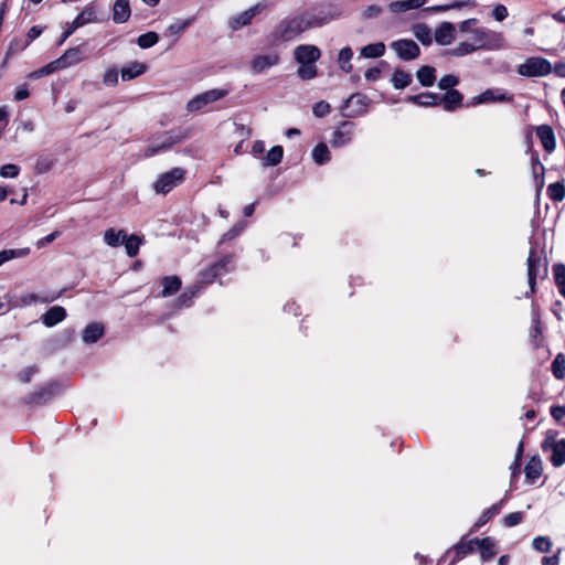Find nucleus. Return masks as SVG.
Here are the masks:
<instances>
[{
	"mask_svg": "<svg viewBox=\"0 0 565 565\" xmlns=\"http://www.w3.org/2000/svg\"><path fill=\"white\" fill-rule=\"evenodd\" d=\"M471 43L476 51H497L505 47V40L502 33L478 28L471 31Z\"/></svg>",
	"mask_w": 565,
	"mask_h": 565,
	"instance_id": "nucleus-1",
	"label": "nucleus"
},
{
	"mask_svg": "<svg viewBox=\"0 0 565 565\" xmlns=\"http://www.w3.org/2000/svg\"><path fill=\"white\" fill-rule=\"evenodd\" d=\"M306 30L299 15L282 19L273 30L271 39L275 42H289L298 38Z\"/></svg>",
	"mask_w": 565,
	"mask_h": 565,
	"instance_id": "nucleus-2",
	"label": "nucleus"
},
{
	"mask_svg": "<svg viewBox=\"0 0 565 565\" xmlns=\"http://www.w3.org/2000/svg\"><path fill=\"white\" fill-rule=\"evenodd\" d=\"M85 45L86 44L83 43L66 50L57 60L51 62L46 66V73L55 70L67 68L86 60Z\"/></svg>",
	"mask_w": 565,
	"mask_h": 565,
	"instance_id": "nucleus-3",
	"label": "nucleus"
},
{
	"mask_svg": "<svg viewBox=\"0 0 565 565\" xmlns=\"http://www.w3.org/2000/svg\"><path fill=\"white\" fill-rule=\"evenodd\" d=\"M551 72V63L541 56L529 57L518 66V74L524 77H544Z\"/></svg>",
	"mask_w": 565,
	"mask_h": 565,
	"instance_id": "nucleus-4",
	"label": "nucleus"
},
{
	"mask_svg": "<svg viewBox=\"0 0 565 565\" xmlns=\"http://www.w3.org/2000/svg\"><path fill=\"white\" fill-rule=\"evenodd\" d=\"M185 170L182 168H172L171 170L159 175L153 183L156 193L167 194L184 180Z\"/></svg>",
	"mask_w": 565,
	"mask_h": 565,
	"instance_id": "nucleus-5",
	"label": "nucleus"
},
{
	"mask_svg": "<svg viewBox=\"0 0 565 565\" xmlns=\"http://www.w3.org/2000/svg\"><path fill=\"white\" fill-rule=\"evenodd\" d=\"M228 93H230V89H225V88H214V89L203 92V93L194 96L186 103V110L189 113L199 111V110L203 109L205 106H207L209 104H212L214 102H217V100L224 98L225 96L228 95Z\"/></svg>",
	"mask_w": 565,
	"mask_h": 565,
	"instance_id": "nucleus-6",
	"label": "nucleus"
},
{
	"mask_svg": "<svg viewBox=\"0 0 565 565\" xmlns=\"http://www.w3.org/2000/svg\"><path fill=\"white\" fill-rule=\"evenodd\" d=\"M185 138L186 135L182 131H167L161 136L160 141L153 142L145 149V157L149 158L159 152L167 151L173 145L181 142Z\"/></svg>",
	"mask_w": 565,
	"mask_h": 565,
	"instance_id": "nucleus-7",
	"label": "nucleus"
},
{
	"mask_svg": "<svg viewBox=\"0 0 565 565\" xmlns=\"http://www.w3.org/2000/svg\"><path fill=\"white\" fill-rule=\"evenodd\" d=\"M96 20V10L93 3L87 4L83 11L67 25L62 33L57 45H62L78 28Z\"/></svg>",
	"mask_w": 565,
	"mask_h": 565,
	"instance_id": "nucleus-8",
	"label": "nucleus"
},
{
	"mask_svg": "<svg viewBox=\"0 0 565 565\" xmlns=\"http://www.w3.org/2000/svg\"><path fill=\"white\" fill-rule=\"evenodd\" d=\"M390 47L396 53L402 61H413L420 55V49L416 42L409 39H401L393 41Z\"/></svg>",
	"mask_w": 565,
	"mask_h": 565,
	"instance_id": "nucleus-9",
	"label": "nucleus"
},
{
	"mask_svg": "<svg viewBox=\"0 0 565 565\" xmlns=\"http://www.w3.org/2000/svg\"><path fill=\"white\" fill-rule=\"evenodd\" d=\"M526 265L527 277L544 278L547 275V262L534 247L529 252Z\"/></svg>",
	"mask_w": 565,
	"mask_h": 565,
	"instance_id": "nucleus-10",
	"label": "nucleus"
},
{
	"mask_svg": "<svg viewBox=\"0 0 565 565\" xmlns=\"http://www.w3.org/2000/svg\"><path fill=\"white\" fill-rule=\"evenodd\" d=\"M265 9V4L263 3H256L255 6L250 7L249 9L243 11L242 13L232 17L228 20V28L232 31H237L246 25H249L253 21V19Z\"/></svg>",
	"mask_w": 565,
	"mask_h": 565,
	"instance_id": "nucleus-11",
	"label": "nucleus"
},
{
	"mask_svg": "<svg viewBox=\"0 0 565 565\" xmlns=\"http://www.w3.org/2000/svg\"><path fill=\"white\" fill-rule=\"evenodd\" d=\"M321 56L316 45L301 44L294 50V58L298 64H315Z\"/></svg>",
	"mask_w": 565,
	"mask_h": 565,
	"instance_id": "nucleus-12",
	"label": "nucleus"
},
{
	"mask_svg": "<svg viewBox=\"0 0 565 565\" xmlns=\"http://www.w3.org/2000/svg\"><path fill=\"white\" fill-rule=\"evenodd\" d=\"M354 131V124L351 121H342L339 127L333 131L330 143L334 148L348 145Z\"/></svg>",
	"mask_w": 565,
	"mask_h": 565,
	"instance_id": "nucleus-13",
	"label": "nucleus"
},
{
	"mask_svg": "<svg viewBox=\"0 0 565 565\" xmlns=\"http://www.w3.org/2000/svg\"><path fill=\"white\" fill-rule=\"evenodd\" d=\"M298 15L306 31L320 28L330 21V18L322 11L308 10Z\"/></svg>",
	"mask_w": 565,
	"mask_h": 565,
	"instance_id": "nucleus-14",
	"label": "nucleus"
},
{
	"mask_svg": "<svg viewBox=\"0 0 565 565\" xmlns=\"http://www.w3.org/2000/svg\"><path fill=\"white\" fill-rule=\"evenodd\" d=\"M463 95L457 89H450L443 95L438 94V105L446 111H454L462 106Z\"/></svg>",
	"mask_w": 565,
	"mask_h": 565,
	"instance_id": "nucleus-15",
	"label": "nucleus"
},
{
	"mask_svg": "<svg viewBox=\"0 0 565 565\" xmlns=\"http://www.w3.org/2000/svg\"><path fill=\"white\" fill-rule=\"evenodd\" d=\"M58 393L57 384H49L26 397V403L29 404H45L50 402L56 394Z\"/></svg>",
	"mask_w": 565,
	"mask_h": 565,
	"instance_id": "nucleus-16",
	"label": "nucleus"
},
{
	"mask_svg": "<svg viewBox=\"0 0 565 565\" xmlns=\"http://www.w3.org/2000/svg\"><path fill=\"white\" fill-rule=\"evenodd\" d=\"M279 60L280 57L277 53L257 55L252 60L250 66L254 73L260 74L266 70L277 65Z\"/></svg>",
	"mask_w": 565,
	"mask_h": 565,
	"instance_id": "nucleus-17",
	"label": "nucleus"
},
{
	"mask_svg": "<svg viewBox=\"0 0 565 565\" xmlns=\"http://www.w3.org/2000/svg\"><path fill=\"white\" fill-rule=\"evenodd\" d=\"M435 41L440 45L450 44L456 38V28L451 22H443L436 29L434 34Z\"/></svg>",
	"mask_w": 565,
	"mask_h": 565,
	"instance_id": "nucleus-18",
	"label": "nucleus"
},
{
	"mask_svg": "<svg viewBox=\"0 0 565 565\" xmlns=\"http://www.w3.org/2000/svg\"><path fill=\"white\" fill-rule=\"evenodd\" d=\"M536 136L539 137L544 150L548 153L553 152L556 147L555 135L551 126L541 125L536 127Z\"/></svg>",
	"mask_w": 565,
	"mask_h": 565,
	"instance_id": "nucleus-19",
	"label": "nucleus"
},
{
	"mask_svg": "<svg viewBox=\"0 0 565 565\" xmlns=\"http://www.w3.org/2000/svg\"><path fill=\"white\" fill-rule=\"evenodd\" d=\"M66 318V310L61 306L51 307L41 318L43 324L47 328L54 327Z\"/></svg>",
	"mask_w": 565,
	"mask_h": 565,
	"instance_id": "nucleus-20",
	"label": "nucleus"
},
{
	"mask_svg": "<svg viewBox=\"0 0 565 565\" xmlns=\"http://www.w3.org/2000/svg\"><path fill=\"white\" fill-rule=\"evenodd\" d=\"M476 550L475 539L470 541H461L456 544L452 550L448 551L447 556L454 555L451 559V564L458 562L463 558L466 555L472 553Z\"/></svg>",
	"mask_w": 565,
	"mask_h": 565,
	"instance_id": "nucleus-21",
	"label": "nucleus"
},
{
	"mask_svg": "<svg viewBox=\"0 0 565 565\" xmlns=\"http://www.w3.org/2000/svg\"><path fill=\"white\" fill-rule=\"evenodd\" d=\"M476 550L479 551L480 556L483 561H490L497 554L495 543L491 537L475 539Z\"/></svg>",
	"mask_w": 565,
	"mask_h": 565,
	"instance_id": "nucleus-22",
	"label": "nucleus"
},
{
	"mask_svg": "<svg viewBox=\"0 0 565 565\" xmlns=\"http://www.w3.org/2000/svg\"><path fill=\"white\" fill-rule=\"evenodd\" d=\"M406 102L423 107L438 106V94L424 92L417 95L407 96Z\"/></svg>",
	"mask_w": 565,
	"mask_h": 565,
	"instance_id": "nucleus-23",
	"label": "nucleus"
},
{
	"mask_svg": "<svg viewBox=\"0 0 565 565\" xmlns=\"http://www.w3.org/2000/svg\"><path fill=\"white\" fill-rule=\"evenodd\" d=\"M131 14L129 0H116L113 7V20L115 23L126 22Z\"/></svg>",
	"mask_w": 565,
	"mask_h": 565,
	"instance_id": "nucleus-24",
	"label": "nucleus"
},
{
	"mask_svg": "<svg viewBox=\"0 0 565 565\" xmlns=\"http://www.w3.org/2000/svg\"><path fill=\"white\" fill-rule=\"evenodd\" d=\"M147 71V65L140 62H132L120 70L121 79L125 82L131 81Z\"/></svg>",
	"mask_w": 565,
	"mask_h": 565,
	"instance_id": "nucleus-25",
	"label": "nucleus"
},
{
	"mask_svg": "<svg viewBox=\"0 0 565 565\" xmlns=\"http://www.w3.org/2000/svg\"><path fill=\"white\" fill-rule=\"evenodd\" d=\"M104 334V326L98 322H93L86 326L83 331V341L85 343H95Z\"/></svg>",
	"mask_w": 565,
	"mask_h": 565,
	"instance_id": "nucleus-26",
	"label": "nucleus"
},
{
	"mask_svg": "<svg viewBox=\"0 0 565 565\" xmlns=\"http://www.w3.org/2000/svg\"><path fill=\"white\" fill-rule=\"evenodd\" d=\"M161 284L163 288L160 296L163 298L177 294L182 285L181 279L178 276H166Z\"/></svg>",
	"mask_w": 565,
	"mask_h": 565,
	"instance_id": "nucleus-27",
	"label": "nucleus"
},
{
	"mask_svg": "<svg viewBox=\"0 0 565 565\" xmlns=\"http://www.w3.org/2000/svg\"><path fill=\"white\" fill-rule=\"evenodd\" d=\"M416 77L422 86L430 87L436 81V70L428 65L422 66L417 70Z\"/></svg>",
	"mask_w": 565,
	"mask_h": 565,
	"instance_id": "nucleus-28",
	"label": "nucleus"
},
{
	"mask_svg": "<svg viewBox=\"0 0 565 565\" xmlns=\"http://www.w3.org/2000/svg\"><path fill=\"white\" fill-rule=\"evenodd\" d=\"M412 82L413 76L411 73L398 68L393 72L391 83L395 89H404L405 87L409 86Z\"/></svg>",
	"mask_w": 565,
	"mask_h": 565,
	"instance_id": "nucleus-29",
	"label": "nucleus"
},
{
	"mask_svg": "<svg viewBox=\"0 0 565 565\" xmlns=\"http://www.w3.org/2000/svg\"><path fill=\"white\" fill-rule=\"evenodd\" d=\"M542 460L539 457H532L525 465L524 472L527 480L535 481L542 475Z\"/></svg>",
	"mask_w": 565,
	"mask_h": 565,
	"instance_id": "nucleus-30",
	"label": "nucleus"
},
{
	"mask_svg": "<svg viewBox=\"0 0 565 565\" xmlns=\"http://www.w3.org/2000/svg\"><path fill=\"white\" fill-rule=\"evenodd\" d=\"M481 100L484 102V104L488 103H494V102H512L513 96L508 95L507 93L502 92L501 89H486L483 93H481Z\"/></svg>",
	"mask_w": 565,
	"mask_h": 565,
	"instance_id": "nucleus-31",
	"label": "nucleus"
},
{
	"mask_svg": "<svg viewBox=\"0 0 565 565\" xmlns=\"http://www.w3.org/2000/svg\"><path fill=\"white\" fill-rule=\"evenodd\" d=\"M551 463L555 467H562L565 463V439H561L553 445L551 449Z\"/></svg>",
	"mask_w": 565,
	"mask_h": 565,
	"instance_id": "nucleus-32",
	"label": "nucleus"
},
{
	"mask_svg": "<svg viewBox=\"0 0 565 565\" xmlns=\"http://www.w3.org/2000/svg\"><path fill=\"white\" fill-rule=\"evenodd\" d=\"M122 244L125 245L127 255L129 257H136L142 244V238L136 234H131L129 236L126 234V238L122 239Z\"/></svg>",
	"mask_w": 565,
	"mask_h": 565,
	"instance_id": "nucleus-33",
	"label": "nucleus"
},
{
	"mask_svg": "<svg viewBox=\"0 0 565 565\" xmlns=\"http://www.w3.org/2000/svg\"><path fill=\"white\" fill-rule=\"evenodd\" d=\"M199 287L193 286L186 288L174 301V307L178 309L186 308L192 305L193 298L199 292Z\"/></svg>",
	"mask_w": 565,
	"mask_h": 565,
	"instance_id": "nucleus-34",
	"label": "nucleus"
},
{
	"mask_svg": "<svg viewBox=\"0 0 565 565\" xmlns=\"http://www.w3.org/2000/svg\"><path fill=\"white\" fill-rule=\"evenodd\" d=\"M384 53L385 44L383 42L367 44L361 49V56L365 58H377L383 56Z\"/></svg>",
	"mask_w": 565,
	"mask_h": 565,
	"instance_id": "nucleus-35",
	"label": "nucleus"
},
{
	"mask_svg": "<svg viewBox=\"0 0 565 565\" xmlns=\"http://www.w3.org/2000/svg\"><path fill=\"white\" fill-rule=\"evenodd\" d=\"M124 238H126L124 230L115 231V228H108L104 233V242L110 247H118L122 244Z\"/></svg>",
	"mask_w": 565,
	"mask_h": 565,
	"instance_id": "nucleus-36",
	"label": "nucleus"
},
{
	"mask_svg": "<svg viewBox=\"0 0 565 565\" xmlns=\"http://www.w3.org/2000/svg\"><path fill=\"white\" fill-rule=\"evenodd\" d=\"M312 159L319 166L326 164L327 162L330 161V151L324 142H319L312 149Z\"/></svg>",
	"mask_w": 565,
	"mask_h": 565,
	"instance_id": "nucleus-37",
	"label": "nucleus"
},
{
	"mask_svg": "<svg viewBox=\"0 0 565 565\" xmlns=\"http://www.w3.org/2000/svg\"><path fill=\"white\" fill-rule=\"evenodd\" d=\"M413 33L423 45L431 44V32L430 29L425 23L415 24L413 26Z\"/></svg>",
	"mask_w": 565,
	"mask_h": 565,
	"instance_id": "nucleus-38",
	"label": "nucleus"
},
{
	"mask_svg": "<svg viewBox=\"0 0 565 565\" xmlns=\"http://www.w3.org/2000/svg\"><path fill=\"white\" fill-rule=\"evenodd\" d=\"M284 157V149L281 146H274L264 158L265 167H275L279 164Z\"/></svg>",
	"mask_w": 565,
	"mask_h": 565,
	"instance_id": "nucleus-39",
	"label": "nucleus"
},
{
	"mask_svg": "<svg viewBox=\"0 0 565 565\" xmlns=\"http://www.w3.org/2000/svg\"><path fill=\"white\" fill-rule=\"evenodd\" d=\"M352 56H353V51L350 46H345V47L341 49L339 52L338 63H339L340 68L345 73H350L352 71V64H351Z\"/></svg>",
	"mask_w": 565,
	"mask_h": 565,
	"instance_id": "nucleus-40",
	"label": "nucleus"
},
{
	"mask_svg": "<svg viewBox=\"0 0 565 565\" xmlns=\"http://www.w3.org/2000/svg\"><path fill=\"white\" fill-rule=\"evenodd\" d=\"M504 503V499L501 501L492 504L489 509L482 512V514L479 516L478 521L476 522V527H480L484 525L491 518L499 514L502 505Z\"/></svg>",
	"mask_w": 565,
	"mask_h": 565,
	"instance_id": "nucleus-41",
	"label": "nucleus"
},
{
	"mask_svg": "<svg viewBox=\"0 0 565 565\" xmlns=\"http://www.w3.org/2000/svg\"><path fill=\"white\" fill-rule=\"evenodd\" d=\"M553 274L558 291L565 298V265L562 263L555 264Z\"/></svg>",
	"mask_w": 565,
	"mask_h": 565,
	"instance_id": "nucleus-42",
	"label": "nucleus"
},
{
	"mask_svg": "<svg viewBox=\"0 0 565 565\" xmlns=\"http://www.w3.org/2000/svg\"><path fill=\"white\" fill-rule=\"evenodd\" d=\"M30 253V248H19V249H3L0 250V266L4 263L13 259V258H20L24 257Z\"/></svg>",
	"mask_w": 565,
	"mask_h": 565,
	"instance_id": "nucleus-43",
	"label": "nucleus"
},
{
	"mask_svg": "<svg viewBox=\"0 0 565 565\" xmlns=\"http://www.w3.org/2000/svg\"><path fill=\"white\" fill-rule=\"evenodd\" d=\"M552 373L555 379L563 380L565 377V354L558 353L552 362Z\"/></svg>",
	"mask_w": 565,
	"mask_h": 565,
	"instance_id": "nucleus-44",
	"label": "nucleus"
},
{
	"mask_svg": "<svg viewBox=\"0 0 565 565\" xmlns=\"http://www.w3.org/2000/svg\"><path fill=\"white\" fill-rule=\"evenodd\" d=\"M547 195L555 202H561L565 198V185L562 182H555L547 186Z\"/></svg>",
	"mask_w": 565,
	"mask_h": 565,
	"instance_id": "nucleus-45",
	"label": "nucleus"
},
{
	"mask_svg": "<svg viewBox=\"0 0 565 565\" xmlns=\"http://www.w3.org/2000/svg\"><path fill=\"white\" fill-rule=\"evenodd\" d=\"M213 268L218 274L220 277L228 273L233 269V256L226 255L222 257L218 262L214 263Z\"/></svg>",
	"mask_w": 565,
	"mask_h": 565,
	"instance_id": "nucleus-46",
	"label": "nucleus"
},
{
	"mask_svg": "<svg viewBox=\"0 0 565 565\" xmlns=\"http://www.w3.org/2000/svg\"><path fill=\"white\" fill-rule=\"evenodd\" d=\"M159 41V35L156 32H147L138 36L137 44L141 49H149L157 44Z\"/></svg>",
	"mask_w": 565,
	"mask_h": 565,
	"instance_id": "nucleus-47",
	"label": "nucleus"
},
{
	"mask_svg": "<svg viewBox=\"0 0 565 565\" xmlns=\"http://www.w3.org/2000/svg\"><path fill=\"white\" fill-rule=\"evenodd\" d=\"M317 66L315 64H300L297 70V75L305 81L312 79L317 76Z\"/></svg>",
	"mask_w": 565,
	"mask_h": 565,
	"instance_id": "nucleus-48",
	"label": "nucleus"
},
{
	"mask_svg": "<svg viewBox=\"0 0 565 565\" xmlns=\"http://www.w3.org/2000/svg\"><path fill=\"white\" fill-rule=\"evenodd\" d=\"M476 52L471 41L460 42L456 47L450 51L454 56H465Z\"/></svg>",
	"mask_w": 565,
	"mask_h": 565,
	"instance_id": "nucleus-49",
	"label": "nucleus"
},
{
	"mask_svg": "<svg viewBox=\"0 0 565 565\" xmlns=\"http://www.w3.org/2000/svg\"><path fill=\"white\" fill-rule=\"evenodd\" d=\"M532 546L539 552L547 553L552 547V541L547 536H536L532 541Z\"/></svg>",
	"mask_w": 565,
	"mask_h": 565,
	"instance_id": "nucleus-50",
	"label": "nucleus"
},
{
	"mask_svg": "<svg viewBox=\"0 0 565 565\" xmlns=\"http://www.w3.org/2000/svg\"><path fill=\"white\" fill-rule=\"evenodd\" d=\"M195 20V17L174 22L169 25L168 31L170 34H180L182 33L188 26H190Z\"/></svg>",
	"mask_w": 565,
	"mask_h": 565,
	"instance_id": "nucleus-51",
	"label": "nucleus"
},
{
	"mask_svg": "<svg viewBox=\"0 0 565 565\" xmlns=\"http://www.w3.org/2000/svg\"><path fill=\"white\" fill-rule=\"evenodd\" d=\"M459 84V78L455 75H445L443 76L438 82V87L443 90H450L454 89L455 86Z\"/></svg>",
	"mask_w": 565,
	"mask_h": 565,
	"instance_id": "nucleus-52",
	"label": "nucleus"
},
{
	"mask_svg": "<svg viewBox=\"0 0 565 565\" xmlns=\"http://www.w3.org/2000/svg\"><path fill=\"white\" fill-rule=\"evenodd\" d=\"M245 222H238L223 234L221 242H226L237 237L245 228Z\"/></svg>",
	"mask_w": 565,
	"mask_h": 565,
	"instance_id": "nucleus-53",
	"label": "nucleus"
},
{
	"mask_svg": "<svg viewBox=\"0 0 565 565\" xmlns=\"http://www.w3.org/2000/svg\"><path fill=\"white\" fill-rule=\"evenodd\" d=\"M103 83L109 87L118 84V71L116 67H109L106 70L103 76Z\"/></svg>",
	"mask_w": 565,
	"mask_h": 565,
	"instance_id": "nucleus-54",
	"label": "nucleus"
},
{
	"mask_svg": "<svg viewBox=\"0 0 565 565\" xmlns=\"http://www.w3.org/2000/svg\"><path fill=\"white\" fill-rule=\"evenodd\" d=\"M523 521V512H512L503 518V525L508 527L515 526Z\"/></svg>",
	"mask_w": 565,
	"mask_h": 565,
	"instance_id": "nucleus-55",
	"label": "nucleus"
},
{
	"mask_svg": "<svg viewBox=\"0 0 565 565\" xmlns=\"http://www.w3.org/2000/svg\"><path fill=\"white\" fill-rule=\"evenodd\" d=\"M20 172V168L17 164L8 163L0 168V175L2 178H15Z\"/></svg>",
	"mask_w": 565,
	"mask_h": 565,
	"instance_id": "nucleus-56",
	"label": "nucleus"
},
{
	"mask_svg": "<svg viewBox=\"0 0 565 565\" xmlns=\"http://www.w3.org/2000/svg\"><path fill=\"white\" fill-rule=\"evenodd\" d=\"M218 274L215 271L213 266L202 270L200 273V279L203 284H212L216 278H218Z\"/></svg>",
	"mask_w": 565,
	"mask_h": 565,
	"instance_id": "nucleus-57",
	"label": "nucleus"
},
{
	"mask_svg": "<svg viewBox=\"0 0 565 565\" xmlns=\"http://www.w3.org/2000/svg\"><path fill=\"white\" fill-rule=\"evenodd\" d=\"M465 4H466V2L455 1L454 3H450V4L428 7V8L425 9V11L444 12V11H448L450 9L461 8Z\"/></svg>",
	"mask_w": 565,
	"mask_h": 565,
	"instance_id": "nucleus-58",
	"label": "nucleus"
},
{
	"mask_svg": "<svg viewBox=\"0 0 565 565\" xmlns=\"http://www.w3.org/2000/svg\"><path fill=\"white\" fill-rule=\"evenodd\" d=\"M312 110H313L315 116L321 118V117L327 116L330 113L331 107L327 102L321 100V102H318L315 104Z\"/></svg>",
	"mask_w": 565,
	"mask_h": 565,
	"instance_id": "nucleus-59",
	"label": "nucleus"
},
{
	"mask_svg": "<svg viewBox=\"0 0 565 565\" xmlns=\"http://www.w3.org/2000/svg\"><path fill=\"white\" fill-rule=\"evenodd\" d=\"M39 300V297L35 294H25L22 295L19 300L15 301L14 306H30Z\"/></svg>",
	"mask_w": 565,
	"mask_h": 565,
	"instance_id": "nucleus-60",
	"label": "nucleus"
},
{
	"mask_svg": "<svg viewBox=\"0 0 565 565\" xmlns=\"http://www.w3.org/2000/svg\"><path fill=\"white\" fill-rule=\"evenodd\" d=\"M36 371L38 370L35 366H29L18 374V379L22 383H29L31 381L32 376L36 373Z\"/></svg>",
	"mask_w": 565,
	"mask_h": 565,
	"instance_id": "nucleus-61",
	"label": "nucleus"
},
{
	"mask_svg": "<svg viewBox=\"0 0 565 565\" xmlns=\"http://www.w3.org/2000/svg\"><path fill=\"white\" fill-rule=\"evenodd\" d=\"M492 17L497 21H503L508 17V9L503 4H497L492 10Z\"/></svg>",
	"mask_w": 565,
	"mask_h": 565,
	"instance_id": "nucleus-62",
	"label": "nucleus"
},
{
	"mask_svg": "<svg viewBox=\"0 0 565 565\" xmlns=\"http://www.w3.org/2000/svg\"><path fill=\"white\" fill-rule=\"evenodd\" d=\"M388 9L393 13H399L408 11L406 0L393 1L388 4Z\"/></svg>",
	"mask_w": 565,
	"mask_h": 565,
	"instance_id": "nucleus-63",
	"label": "nucleus"
},
{
	"mask_svg": "<svg viewBox=\"0 0 565 565\" xmlns=\"http://www.w3.org/2000/svg\"><path fill=\"white\" fill-rule=\"evenodd\" d=\"M551 416L561 422L565 417V406L556 405L551 407Z\"/></svg>",
	"mask_w": 565,
	"mask_h": 565,
	"instance_id": "nucleus-64",
	"label": "nucleus"
}]
</instances>
